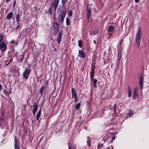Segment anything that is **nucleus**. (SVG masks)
Masks as SVG:
<instances>
[{
  "label": "nucleus",
  "instance_id": "nucleus-6",
  "mask_svg": "<svg viewBox=\"0 0 149 149\" xmlns=\"http://www.w3.org/2000/svg\"><path fill=\"white\" fill-rule=\"evenodd\" d=\"M7 48V45L4 42L0 43V50L5 52Z\"/></svg>",
  "mask_w": 149,
  "mask_h": 149
},
{
  "label": "nucleus",
  "instance_id": "nucleus-23",
  "mask_svg": "<svg viewBox=\"0 0 149 149\" xmlns=\"http://www.w3.org/2000/svg\"><path fill=\"white\" fill-rule=\"evenodd\" d=\"M41 113V109L39 110L36 115V119L38 121L39 120V117L40 116Z\"/></svg>",
  "mask_w": 149,
  "mask_h": 149
},
{
  "label": "nucleus",
  "instance_id": "nucleus-4",
  "mask_svg": "<svg viewBox=\"0 0 149 149\" xmlns=\"http://www.w3.org/2000/svg\"><path fill=\"white\" fill-rule=\"evenodd\" d=\"M53 30L54 34L56 35L59 31V26L57 23H54L53 25Z\"/></svg>",
  "mask_w": 149,
  "mask_h": 149
},
{
  "label": "nucleus",
  "instance_id": "nucleus-30",
  "mask_svg": "<svg viewBox=\"0 0 149 149\" xmlns=\"http://www.w3.org/2000/svg\"><path fill=\"white\" fill-rule=\"evenodd\" d=\"M52 7H50L48 9V11L47 13L49 15H52Z\"/></svg>",
  "mask_w": 149,
  "mask_h": 149
},
{
  "label": "nucleus",
  "instance_id": "nucleus-32",
  "mask_svg": "<svg viewBox=\"0 0 149 149\" xmlns=\"http://www.w3.org/2000/svg\"><path fill=\"white\" fill-rule=\"evenodd\" d=\"M66 24L67 25H69L70 24V19L68 17H67L66 19Z\"/></svg>",
  "mask_w": 149,
  "mask_h": 149
},
{
  "label": "nucleus",
  "instance_id": "nucleus-21",
  "mask_svg": "<svg viewBox=\"0 0 149 149\" xmlns=\"http://www.w3.org/2000/svg\"><path fill=\"white\" fill-rule=\"evenodd\" d=\"M116 65H122L123 64L122 63L121 61V59H118L117 58V60L116 62Z\"/></svg>",
  "mask_w": 149,
  "mask_h": 149
},
{
  "label": "nucleus",
  "instance_id": "nucleus-17",
  "mask_svg": "<svg viewBox=\"0 0 149 149\" xmlns=\"http://www.w3.org/2000/svg\"><path fill=\"white\" fill-rule=\"evenodd\" d=\"M91 82L93 84V86L95 88H97V86L96 84L97 82V80L95 79H93V80H91Z\"/></svg>",
  "mask_w": 149,
  "mask_h": 149
},
{
  "label": "nucleus",
  "instance_id": "nucleus-35",
  "mask_svg": "<svg viewBox=\"0 0 149 149\" xmlns=\"http://www.w3.org/2000/svg\"><path fill=\"white\" fill-rule=\"evenodd\" d=\"M72 11L71 10H70L69 11V12L68 13V15L69 16V17H71L72 15Z\"/></svg>",
  "mask_w": 149,
  "mask_h": 149
},
{
  "label": "nucleus",
  "instance_id": "nucleus-44",
  "mask_svg": "<svg viewBox=\"0 0 149 149\" xmlns=\"http://www.w3.org/2000/svg\"><path fill=\"white\" fill-rule=\"evenodd\" d=\"M75 99L74 100V101L75 102H77V97H74Z\"/></svg>",
  "mask_w": 149,
  "mask_h": 149
},
{
  "label": "nucleus",
  "instance_id": "nucleus-13",
  "mask_svg": "<svg viewBox=\"0 0 149 149\" xmlns=\"http://www.w3.org/2000/svg\"><path fill=\"white\" fill-rule=\"evenodd\" d=\"M59 0H55L54 2V12L55 13L56 9L58 5V3H59ZM53 5V4L52 5V7Z\"/></svg>",
  "mask_w": 149,
  "mask_h": 149
},
{
  "label": "nucleus",
  "instance_id": "nucleus-2",
  "mask_svg": "<svg viewBox=\"0 0 149 149\" xmlns=\"http://www.w3.org/2000/svg\"><path fill=\"white\" fill-rule=\"evenodd\" d=\"M30 67H28V68H26L23 74V77L26 80L29 78L31 70L30 68Z\"/></svg>",
  "mask_w": 149,
  "mask_h": 149
},
{
  "label": "nucleus",
  "instance_id": "nucleus-41",
  "mask_svg": "<svg viewBox=\"0 0 149 149\" xmlns=\"http://www.w3.org/2000/svg\"><path fill=\"white\" fill-rule=\"evenodd\" d=\"M133 114V113L132 112H130L128 114V116H132Z\"/></svg>",
  "mask_w": 149,
  "mask_h": 149
},
{
  "label": "nucleus",
  "instance_id": "nucleus-8",
  "mask_svg": "<svg viewBox=\"0 0 149 149\" xmlns=\"http://www.w3.org/2000/svg\"><path fill=\"white\" fill-rule=\"evenodd\" d=\"M15 144L14 145V148L15 149H19V147L20 144L19 141L17 140L16 137H15L14 139Z\"/></svg>",
  "mask_w": 149,
  "mask_h": 149
},
{
  "label": "nucleus",
  "instance_id": "nucleus-24",
  "mask_svg": "<svg viewBox=\"0 0 149 149\" xmlns=\"http://www.w3.org/2000/svg\"><path fill=\"white\" fill-rule=\"evenodd\" d=\"M122 50H118L117 58L121 59L122 56Z\"/></svg>",
  "mask_w": 149,
  "mask_h": 149
},
{
  "label": "nucleus",
  "instance_id": "nucleus-40",
  "mask_svg": "<svg viewBox=\"0 0 149 149\" xmlns=\"http://www.w3.org/2000/svg\"><path fill=\"white\" fill-rule=\"evenodd\" d=\"M24 55L23 54H22V55H21V59H20V61L22 62L23 61V59L24 58Z\"/></svg>",
  "mask_w": 149,
  "mask_h": 149
},
{
  "label": "nucleus",
  "instance_id": "nucleus-15",
  "mask_svg": "<svg viewBox=\"0 0 149 149\" xmlns=\"http://www.w3.org/2000/svg\"><path fill=\"white\" fill-rule=\"evenodd\" d=\"M13 13L12 12H10L6 16V19L8 20H10L11 18L13 17Z\"/></svg>",
  "mask_w": 149,
  "mask_h": 149
},
{
  "label": "nucleus",
  "instance_id": "nucleus-52",
  "mask_svg": "<svg viewBox=\"0 0 149 149\" xmlns=\"http://www.w3.org/2000/svg\"><path fill=\"white\" fill-rule=\"evenodd\" d=\"M92 149V148H91V149H90H90Z\"/></svg>",
  "mask_w": 149,
  "mask_h": 149
},
{
  "label": "nucleus",
  "instance_id": "nucleus-26",
  "mask_svg": "<svg viewBox=\"0 0 149 149\" xmlns=\"http://www.w3.org/2000/svg\"><path fill=\"white\" fill-rule=\"evenodd\" d=\"M16 22H18V23H19V19L20 18V15L19 14H18L16 15Z\"/></svg>",
  "mask_w": 149,
  "mask_h": 149
},
{
  "label": "nucleus",
  "instance_id": "nucleus-14",
  "mask_svg": "<svg viewBox=\"0 0 149 149\" xmlns=\"http://www.w3.org/2000/svg\"><path fill=\"white\" fill-rule=\"evenodd\" d=\"M71 91L72 93V97H77V93H76L75 90L73 88H72L71 89Z\"/></svg>",
  "mask_w": 149,
  "mask_h": 149
},
{
  "label": "nucleus",
  "instance_id": "nucleus-47",
  "mask_svg": "<svg viewBox=\"0 0 149 149\" xmlns=\"http://www.w3.org/2000/svg\"><path fill=\"white\" fill-rule=\"evenodd\" d=\"M2 89V86L0 84V90H1Z\"/></svg>",
  "mask_w": 149,
  "mask_h": 149
},
{
  "label": "nucleus",
  "instance_id": "nucleus-37",
  "mask_svg": "<svg viewBox=\"0 0 149 149\" xmlns=\"http://www.w3.org/2000/svg\"><path fill=\"white\" fill-rule=\"evenodd\" d=\"M68 0H62V2L63 5H64Z\"/></svg>",
  "mask_w": 149,
  "mask_h": 149
},
{
  "label": "nucleus",
  "instance_id": "nucleus-7",
  "mask_svg": "<svg viewBox=\"0 0 149 149\" xmlns=\"http://www.w3.org/2000/svg\"><path fill=\"white\" fill-rule=\"evenodd\" d=\"M95 68V66H92L91 68V71L90 73V79L91 80H93L94 78Z\"/></svg>",
  "mask_w": 149,
  "mask_h": 149
},
{
  "label": "nucleus",
  "instance_id": "nucleus-42",
  "mask_svg": "<svg viewBox=\"0 0 149 149\" xmlns=\"http://www.w3.org/2000/svg\"><path fill=\"white\" fill-rule=\"evenodd\" d=\"M12 58H10V61L7 63L6 64V65H9L10 64V63L12 61Z\"/></svg>",
  "mask_w": 149,
  "mask_h": 149
},
{
  "label": "nucleus",
  "instance_id": "nucleus-33",
  "mask_svg": "<svg viewBox=\"0 0 149 149\" xmlns=\"http://www.w3.org/2000/svg\"><path fill=\"white\" fill-rule=\"evenodd\" d=\"M68 149H72V148L71 147V145L70 143V141H68Z\"/></svg>",
  "mask_w": 149,
  "mask_h": 149
},
{
  "label": "nucleus",
  "instance_id": "nucleus-25",
  "mask_svg": "<svg viewBox=\"0 0 149 149\" xmlns=\"http://www.w3.org/2000/svg\"><path fill=\"white\" fill-rule=\"evenodd\" d=\"M81 105V103H77L76 105H75V107L77 110H79L80 107Z\"/></svg>",
  "mask_w": 149,
  "mask_h": 149
},
{
  "label": "nucleus",
  "instance_id": "nucleus-19",
  "mask_svg": "<svg viewBox=\"0 0 149 149\" xmlns=\"http://www.w3.org/2000/svg\"><path fill=\"white\" fill-rule=\"evenodd\" d=\"M128 96L129 97H130L132 95V89L129 86L128 87Z\"/></svg>",
  "mask_w": 149,
  "mask_h": 149
},
{
  "label": "nucleus",
  "instance_id": "nucleus-51",
  "mask_svg": "<svg viewBox=\"0 0 149 149\" xmlns=\"http://www.w3.org/2000/svg\"><path fill=\"white\" fill-rule=\"evenodd\" d=\"M111 48V47H110L109 48V50H110V49Z\"/></svg>",
  "mask_w": 149,
  "mask_h": 149
},
{
  "label": "nucleus",
  "instance_id": "nucleus-27",
  "mask_svg": "<svg viewBox=\"0 0 149 149\" xmlns=\"http://www.w3.org/2000/svg\"><path fill=\"white\" fill-rule=\"evenodd\" d=\"M98 31V30H97L95 31H93L92 32H90L89 35L90 36L95 35L97 33Z\"/></svg>",
  "mask_w": 149,
  "mask_h": 149
},
{
  "label": "nucleus",
  "instance_id": "nucleus-38",
  "mask_svg": "<svg viewBox=\"0 0 149 149\" xmlns=\"http://www.w3.org/2000/svg\"><path fill=\"white\" fill-rule=\"evenodd\" d=\"M4 51H2L1 50L0 51V58L4 54Z\"/></svg>",
  "mask_w": 149,
  "mask_h": 149
},
{
  "label": "nucleus",
  "instance_id": "nucleus-11",
  "mask_svg": "<svg viewBox=\"0 0 149 149\" xmlns=\"http://www.w3.org/2000/svg\"><path fill=\"white\" fill-rule=\"evenodd\" d=\"M33 106L34 108V109L33 111V115L34 116L36 112L37 111L38 109V105L37 103H34Z\"/></svg>",
  "mask_w": 149,
  "mask_h": 149
},
{
  "label": "nucleus",
  "instance_id": "nucleus-5",
  "mask_svg": "<svg viewBox=\"0 0 149 149\" xmlns=\"http://www.w3.org/2000/svg\"><path fill=\"white\" fill-rule=\"evenodd\" d=\"M86 17L88 22H89V19L91 14V7L88 6L86 7Z\"/></svg>",
  "mask_w": 149,
  "mask_h": 149
},
{
  "label": "nucleus",
  "instance_id": "nucleus-48",
  "mask_svg": "<svg viewBox=\"0 0 149 149\" xmlns=\"http://www.w3.org/2000/svg\"><path fill=\"white\" fill-rule=\"evenodd\" d=\"M10 0H6V1L7 3H8Z\"/></svg>",
  "mask_w": 149,
  "mask_h": 149
},
{
  "label": "nucleus",
  "instance_id": "nucleus-22",
  "mask_svg": "<svg viewBox=\"0 0 149 149\" xmlns=\"http://www.w3.org/2000/svg\"><path fill=\"white\" fill-rule=\"evenodd\" d=\"M137 90L136 89L134 90L133 92V95L132 98L134 100L136 97Z\"/></svg>",
  "mask_w": 149,
  "mask_h": 149
},
{
  "label": "nucleus",
  "instance_id": "nucleus-31",
  "mask_svg": "<svg viewBox=\"0 0 149 149\" xmlns=\"http://www.w3.org/2000/svg\"><path fill=\"white\" fill-rule=\"evenodd\" d=\"M4 40L2 35L0 34V43L4 42Z\"/></svg>",
  "mask_w": 149,
  "mask_h": 149
},
{
  "label": "nucleus",
  "instance_id": "nucleus-43",
  "mask_svg": "<svg viewBox=\"0 0 149 149\" xmlns=\"http://www.w3.org/2000/svg\"><path fill=\"white\" fill-rule=\"evenodd\" d=\"M15 4H16V0H15L14 1V2H13V7H15Z\"/></svg>",
  "mask_w": 149,
  "mask_h": 149
},
{
  "label": "nucleus",
  "instance_id": "nucleus-10",
  "mask_svg": "<svg viewBox=\"0 0 149 149\" xmlns=\"http://www.w3.org/2000/svg\"><path fill=\"white\" fill-rule=\"evenodd\" d=\"M79 56L84 58L85 57V52L82 50H79L78 54Z\"/></svg>",
  "mask_w": 149,
  "mask_h": 149
},
{
  "label": "nucleus",
  "instance_id": "nucleus-45",
  "mask_svg": "<svg viewBox=\"0 0 149 149\" xmlns=\"http://www.w3.org/2000/svg\"><path fill=\"white\" fill-rule=\"evenodd\" d=\"M15 42V41L14 40H12L10 42V43L11 44H13Z\"/></svg>",
  "mask_w": 149,
  "mask_h": 149
},
{
  "label": "nucleus",
  "instance_id": "nucleus-39",
  "mask_svg": "<svg viewBox=\"0 0 149 149\" xmlns=\"http://www.w3.org/2000/svg\"><path fill=\"white\" fill-rule=\"evenodd\" d=\"M87 144L89 146H90L91 145V142L89 140H88L87 141Z\"/></svg>",
  "mask_w": 149,
  "mask_h": 149
},
{
  "label": "nucleus",
  "instance_id": "nucleus-36",
  "mask_svg": "<svg viewBox=\"0 0 149 149\" xmlns=\"http://www.w3.org/2000/svg\"><path fill=\"white\" fill-rule=\"evenodd\" d=\"M116 104H114V105H113V109H114V111L115 113H116Z\"/></svg>",
  "mask_w": 149,
  "mask_h": 149
},
{
  "label": "nucleus",
  "instance_id": "nucleus-18",
  "mask_svg": "<svg viewBox=\"0 0 149 149\" xmlns=\"http://www.w3.org/2000/svg\"><path fill=\"white\" fill-rule=\"evenodd\" d=\"M123 42V40L121 39L119 43V45L118 48V50H122V43Z\"/></svg>",
  "mask_w": 149,
  "mask_h": 149
},
{
  "label": "nucleus",
  "instance_id": "nucleus-28",
  "mask_svg": "<svg viewBox=\"0 0 149 149\" xmlns=\"http://www.w3.org/2000/svg\"><path fill=\"white\" fill-rule=\"evenodd\" d=\"M3 94H5L6 96H8L9 95V93L7 91L6 89H4L3 91Z\"/></svg>",
  "mask_w": 149,
  "mask_h": 149
},
{
  "label": "nucleus",
  "instance_id": "nucleus-16",
  "mask_svg": "<svg viewBox=\"0 0 149 149\" xmlns=\"http://www.w3.org/2000/svg\"><path fill=\"white\" fill-rule=\"evenodd\" d=\"M45 88V86L44 85L42 86L40 88L39 90V93L40 94V97H42L43 94V92Z\"/></svg>",
  "mask_w": 149,
  "mask_h": 149
},
{
  "label": "nucleus",
  "instance_id": "nucleus-34",
  "mask_svg": "<svg viewBox=\"0 0 149 149\" xmlns=\"http://www.w3.org/2000/svg\"><path fill=\"white\" fill-rule=\"evenodd\" d=\"M103 143H101L100 142H99L98 145L97 147L98 148L102 147H103Z\"/></svg>",
  "mask_w": 149,
  "mask_h": 149
},
{
  "label": "nucleus",
  "instance_id": "nucleus-12",
  "mask_svg": "<svg viewBox=\"0 0 149 149\" xmlns=\"http://www.w3.org/2000/svg\"><path fill=\"white\" fill-rule=\"evenodd\" d=\"M143 77L142 76H140L139 78V86L140 88L142 89L143 88Z\"/></svg>",
  "mask_w": 149,
  "mask_h": 149
},
{
  "label": "nucleus",
  "instance_id": "nucleus-20",
  "mask_svg": "<svg viewBox=\"0 0 149 149\" xmlns=\"http://www.w3.org/2000/svg\"><path fill=\"white\" fill-rule=\"evenodd\" d=\"M115 27L113 26H109L108 31L109 32L112 31L115 29Z\"/></svg>",
  "mask_w": 149,
  "mask_h": 149
},
{
  "label": "nucleus",
  "instance_id": "nucleus-46",
  "mask_svg": "<svg viewBox=\"0 0 149 149\" xmlns=\"http://www.w3.org/2000/svg\"><path fill=\"white\" fill-rule=\"evenodd\" d=\"M115 136H113L112 138V140L113 141L115 139Z\"/></svg>",
  "mask_w": 149,
  "mask_h": 149
},
{
  "label": "nucleus",
  "instance_id": "nucleus-29",
  "mask_svg": "<svg viewBox=\"0 0 149 149\" xmlns=\"http://www.w3.org/2000/svg\"><path fill=\"white\" fill-rule=\"evenodd\" d=\"M78 45L80 47H81L82 46V42L81 40L78 41Z\"/></svg>",
  "mask_w": 149,
  "mask_h": 149
},
{
  "label": "nucleus",
  "instance_id": "nucleus-49",
  "mask_svg": "<svg viewBox=\"0 0 149 149\" xmlns=\"http://www.w3.org/2000/svg\"><path fill=\"white\" fill-rule=\"evenodd\" d=\"M135 1L136 2H139V0H135Z\"/></svg>",
  "mask_w": 149,
  "mask_h": 149
},
{
  "label": "nucleus",
  "instance_id": "nucleus-1",
  "mask_svg": "<svg viewBox=\"0 0 149 149\" xmlns=\"http://www.w3.org/2000/svg\"><path fill=\"white\" fill-rule=\"evenodd\" d=\"M141 28H139L138 30L137 33L136 35V43L135 45L136 46L137 48H139L140 46V38L141 36Z\"/></svg>",
  "mask_w": 149,
  "mask_h": 149
},
{
  "label": "nucleus",
  "instance_id": "nucleus-9",
  "mask_svg": "<svg viewBox=\"0 0 149 149\" xmlns=\"http://www.w3.org/2000/svg\"><path fill=\"white\" fill-rule=\"evenodd\" d=\"M62 31H60L59 33L58 36L57 41L58 44H60L61 41V38L62 36Z\"/></svg>",
  "mask_w": 149,
  "mask_h": 149
},
{
  "label": "nucleus",
  "instance_id": "nucleus-50",
  "mask_svg": "<svg viewBox=\"0 0 149 149\" xmlns=\"http://www.w3.org/2000/svg\"><path fill=\"white\" fill-rule=\"evenodd\" d=\"M93 43L94 44H96V42L95 40H94L93 41Z\"/></svg>",
  "mask_w": 149,
  "mask_h": 149
},
{
  "label": "nucleus",
  "instance_id": "nucleus-3",
  "mask_svg": "<svg viewBox=\"0 0 149 149\" xmlns=\"http://www.w3.org/2000/svg\"><path fill=\"white\" fill-rule=\"evenodd\" d=\"M66 14V9L65 8H64L61 11L60 16V15L59 16V18L60 19V17H61V22L62 23L63 22Z\"/></svg>",
  "mask_w": 149,
  "mask_h": 149
}]
</instances>
